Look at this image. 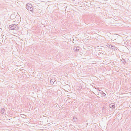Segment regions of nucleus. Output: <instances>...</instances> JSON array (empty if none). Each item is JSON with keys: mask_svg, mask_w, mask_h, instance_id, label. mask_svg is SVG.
<instances>
[{"mask_svg": "<svg viewBox=\"0 0 131 131\" xmlns=\"http://www.w3.org/2000/svg\"><path fill=\"white\" fill-rule=\"evenodd\" d=\"M9 28L11 30H17L18 29V27L17 26V25L15 24H12L10 25L9 26Z\"/></svg>", "mask_w": 131, "mask_h": 131, "instance_id": "f257e3e1", "label": "nucleus"}, {"mask_svg": "<svg viewBox=\"0 0 131 131\" xmlns=\"http://www.w3.org/2000/svg\"><path fill=\"white\" fill-rule=\"evenodd\" d=\"M26 8L28 10H30L31 12H33V7L32 6L31 4H27L26 6Z\"/></svg>", "mask_w": 131, "mask_h": 131, "instance_id": "f03ea898", "label": "nucleus"}, {"mask_svg": "<svg viewBox=\"0 0 131 131\" xmlns=\"http://www.w3.org/2000/svg\"><path fill=\"white\" fill-rule=\"evenodd\" d=\"M111 49L112 50H113L115 51L116 50H117V48L113 45H112L111 46Z\"/></svg>", "mask_w": 131, "mask_h": 131, "instance_id": "7ed1b4c3", "label": "nucleus"}, {"mask_svg": "<svg viewBox=\"0 0 131 131\" xmlns=\"http://www.w3.org/2000/svg\"><path fill=\"white\" fill-rule=\"evenodd\" d=\"M100 93L101 95H102L101 96V97H103L104 98L106 96V94L104 93L103 91H101L100 92Z\"/></svg>", "mask_w": 131, "mask_h": 131, "instance_id": "20e7f679", "label": "nucleus"}, {"mask_svg": "<svg viewBox=\"0 0 131 131\" xmlns=\"http://www.w3.org/2000/svg\"><path fill=\"white\" fill-rule=\"evenodd\" d=\"M56 80L54 79H52L50 81V83L51 85H53Z\"/></svg>", "mask_w": 131, "mask_h": 131, "instance_id": "39448f33", "label": "nucleus"}, {"mask_svg": "<svg viewBox=\"0 0 131 131\" xmlns=\"http://www.w3.org/2000/svg\"><path fill=\"white\" fill-rule=\"evenodd\" d=\"M74 50L75 51L77 52L79 50V47H78V46H77L74 47Z\"/></svg>", "mask_w": 131, "mask_h": 131, "instance_id": "423d86ee", "label": "nucleus"}, {"mask_svg": "<svg viewBox=\"0 0 131 131\" xmlns=\"http://www.w3.org/2000/svg\"><path fill=\"white\" fill-rule=\"evenodd\" d=\"M109 106L110 107V108H114L115 107V106L114 104H111Z\"/></svg>", "mask_w": 131, "mask_h": 131, "instance_id": "0eeeda50", "label": "nucleus"}, {"mask_svg": "<svg viewBox=\"0 0 131 131\" xmlns=\"http://www.w3.org/2000/svg\"><path fill=\"white\" fill-rule=\"evenodd\" d=\"M16 16V15H15L14 14H12L10 16L11 18H12V19H13Z\"/></svg>", "mask_w": 131, "mask_h": 131, "instance_id": "6e6552de", "label": "nucleus"}, {"mask_svg": "<svg viewBox=\"0 0 131 131\" xmlns=\"http://www.w3.org/2000/svg\"><path fill=\"white\" fill-rule=\"evenodd\" d=\"M77 119L75 117H74L73 119V121L74 122H76L77 121Z\"/></svg>", "mask_w": 131, "mask_h": 131, "instance_id": "1a4fd4ad", "label": "nucleus"}, {"mask_svg": "<svg viewBox=\"0 0 131 131\" xmlns=\"http://www.w3.org/2000/svg\"><path fill=\"white\" fill-rule=\"evenodd\" d=\"M5 111V109L4 108H2L1 110V112L2 114H3L4 113V112Z\"/></svg>", "mask_w": 131, "mask_h": 131, "instance_id": "9d476101", "label": "nucleus"}, {"mask_svg": "<svg viewBox=\"0 0 131 131\" xmlns=\"http://www.w3.org/2000/svg\"><path fill=\"white\" fill-rule=\"evenodd\" d=\"M121 61L122 62H123V63L124 64H125V63L126 62V61L124 59L122 58Z\"/></svg>", "mask_w": 131, "mask_h": 131, "instance_id": "9b49d317", "label": "nucleus"}, {"mask_svg": "<svg viewBox=\"0 0 131 131\" xmlns=\"http://www.w3.org/2000/svg\"><path fill=\"white\" fill-rule=\"evenodd\" d=\"M86 4H90L91 3V2H90V1H88L87 2H86Z\"/></svg>", "mask_w": 131, "mask_h": 131, "instance_id": "f8f14e48", "label": "nucleus"}, {"mask_svg": "<svg viewBox=\"0 0 131 131\" xmlns=\"http://www.w3.org/2000/svg\"><path fill=\"white\" fill-rule=\"evenodd\" d=\"M112 45L111 44L110 45H109L108 46H107L110 49H111V46H112Z\"/></svg>", "mask_w": 131, "mask_h": 131, "instance_id": "ddd939ff", "label": "nucleus"}, {"mask_svg": "<svg viewBox=\"0 0 131 131\" xmlns=\"http://www.w3.org/2000/svg\"><path fill=\"white\" fill-rule=\"evenodd\" d=\"M22 116H21L22 117H23L24 118H25V117H26V116L25 115H23V114H22Z\"/></svg>", "mask_w": 131, "mask_h": 131, "instance_id": "4468645a", "label": "nucleus"}]
</instances>
